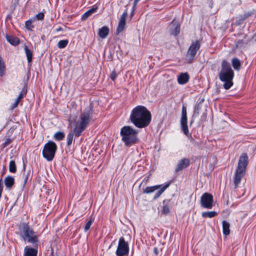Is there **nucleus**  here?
Masks as SVG:
<instances>
[{"instance_id": "32", "label": "nucleus", "mask_w": 256, "mask_h": 256, "mask_svg": "<svg viewBox=\"0 0 256 256\" xmlns=\"http://www.w3.org/2000/svg\"><path fill=\"white\" fill-rule=\"evenodd\" d=\"M64 134L62 132H57L54 135V138L57 140H61L64 138Z\"/></svg>"}, {"instance_id": "7", "label": "nucleus", "mask_w": 256, "mask_h": 256, "mask_svg": "<svg viewBox=\"0 0 256 256\" xmlns=\"http://www.w3.org/2000/svg\"><path fill=\"white\" fill-rule=\"evenodd\" d=\"M57 150L56 144L52 141L46 144L42 150V156L48 161H52Z\"/></svg>"}, {"instance_id": "12", "label": "nucleus", "mask_w": 256, "mask_h": 256, "mask_svg": "<svg viewBox=\"0 0 256 256\" xmlns=\"http://www.w3.org/2000/svg\"><path fill=\"white\" fill-rule=\"evenodd\" d=\"M170 33L174 36H177L180 31V26L178 23L174 20L170 25Z\"/></svg>"}, {"instance_id": "31", "label": "nucleus", "mask_w": 256, "mask_h": 256, "mask_svg": "<svg viewBox=\"0 0 256 256\" xmlns=\"http://www.w3.org/2000/svg\"><path fill=\"white\" fill-rule=\"evenodd\" d=\"M94 222V218L90 216L88 220H87L86 225L84 226V231L86 232L90 228L91 225Z\"/></svg>"}, {"instance_id": "30", "label": "nucleus", "mask_w": 256, "mask_h": 256, "mask_svg": "<svg viewBox=\"0 0 256 256\" xmlns=\"http://www.w3.org/2000/svg\"><path fill=\"white\" fill-rule=\"evenodd\" d=\"M30 176V170H28L26 172H24V174H23V176H22V179H23V180H24L23 186H24L26 184Z\"/></svg>"}, {"instance_id": "17", "label": "nucleus", "mask_w": 256, "mask_h": 256, "mask_svg": "<svg viewBox=\"0 0 256 256\" xmlns=\"http://www.w3.org/2000/svg\"><path fill=\"white\" fill-rule=\"evenodd\" d=\"M38 250L34 248L26 246L24 250V256H37Z\"/></svg>"}, {"instance_id": "28", "label": "nucleus", "mask_w": 256, "mask_h": 256, "mask_svg": "<svg viewBox=\"0 0 256 256\" xmlns=\"http://www.w3.org/2000/svg\"><path fill=\"white\" fill-rule=\"evenodd\" d=\"M9 170L10 172L15 173L16 171V166L14 160H10L9 164Z\"/></svg>"}, {"instance_id": "1", "label": "nucleus", "mask_w": 256, "mask_h": 256, "mask_svg": "<svg viewBox=\"0 0 256 256\" xmlns=\"http://www.w3.org/2000/svg\"><path fill=\"white\" fill-rule=\"evenodd\" d=\"M130 119L136 127L144 128L150 124L152 115L145 106H138L132 110Z\"/></svg>"}, {"instance_id": "34", "label": "nucleus", "mask_w": 256, "mask_h": 256, "mask_svg": "<svg viewBox=\"0 0 256 256\" xmlns=\"http://www.w3.org/2000/svg\"><path fill=\"white\" fill-rule=\"evenodd\" d=\"M25 26L27 30H32V28H34V26L32 24V20H30L26 21Z\"/></svg>"}, {"instance_id": "21", "label": "nucleus", "mask_w": 256, "mask_h": 256, "mask_svg": "<svg viewBox=\"0 0 256 256\" xmlns=\"http://www.w3.org/2000/svg\"><path fill=\"white\" fill-rule=\"evenodd\" d=\"M170 184H166L164 186L161 188L155 194L154 199L156 200L162 194V193L169 186Z\"/></svg>"}, {"instance_id": "14", "label": "nucleus", "mask_w": 256, "mask_h": 256, "mask_svg": "<svg viewBox=\"0 0 256 256\" xmlns=\"http://www.w3.org/2000/svg\"><path fill=\"white\" fill-rule=\"evenodd\" d=\"M14 184V178L10 176H8L4 178V184L6 187V189L10 190Z\"/></svg>"}, {"instance_id": "2", "label": "nucleus", "mask_w": 256, "mask_h": 256, "mask_svg": "<svg viewBox=\"0 0 256 256\" xmlns=\"http://www.w3.org/2000/svg\"><path fill=\"white\" fill-rule=\"evenodd\" d=\"M218 76L220 80L224 82L223 86L224 89L228 90L233 86L234 72L230 63L226 60L222 62V69Z\"/></svg>"}, {"instance_id": "19", "label": "nucleus", "mask_w": 256, "mask_h": 256, "mask_svg": "<svg viewBox=\"0 0 256 256\" xmlns=\"http://www.w3.org/2000/svg\"><path fill=\"white\" fill-rule=\"evenodd\" d=\"M98 9L97 7L92 8L90 10L86 11L84 14L82 16V20H86L92 14L95 12Z\"/></svg>"}, {"instance_id": "9", "label": "nucleus", "mask_w": 256, "mask_h": 256, "mask_svg": "<svg viewBox=\"0 0 256 256\" xmlns=\"http://www.w3.org/2000/svg\"><path fill=\"white\" fill-rule=\"evenodd\" d=\"M200 44L199 41L196 40L192 42L186 54V57L189 63L192 62V60L196 58V52L200 49Z\"/></svg>"}, {"instance_id": "13", "label": "nucleus", "mask_w": 256, "mask_h": 256, "mask_svg": "<svg viewBox=\"0 0 256 256\" xmlns=\"http://www.w3.org/2000/svg\"><path fill=\"white\" fill-rule=\"evenodd\" d=\"M190 164V160L186 158H184L181 160L180 162L178 163L177 166L176 168V172H178L180 170H181L188 166Z\"/></svg>"}, {"instance_id": "3", "label": "nucleus", "mask_w": 256, "mask_h": 256, "mask_svg": "<svg viewBox=\"0 0 256 256\" xmlns=\"http://www.w3.org/2000/svg\"><path fill=\"white\" fill-rule=\"evenodd\" d=\"M92 119V112L90 108H86L82 112L76 122L74 128L75 136L79 137L83 131L89 125L90 122Z\"/></svg>"}, {"instance_id": "38", "label": "nucleus", "mask_w": 256, "mask_h": 256, "mask_svg": "<svg viewBox=\"0 0 256 256\" xmlns=\"http://www.w3.org/2000/svg\"><path fill=\"white\" fill-rule=\"evenodd\" d=\"M44 14L43 12H40L36 16V18L38 20H42L44 18Z\"/></svg>"}, {"instance_id": "39", "label": "nucleus", "mask_w": 256, "mask_h": 256, "mask_svg": "<svg viewBox=\"0 0 256 256\" xmlns=\"http://www.w3.org/2000/svg\"><path fill=\"white\" fill-rule=\"evenodd\" d=\"M110 78L111 80L113 81H114L117 78V74L115 70H114L110 74Z\"/></svg>"}, {"instance_id": "16", "label": "nucleus", "mask_w": 256, "mask_h": 256, "mask_svg": "<svg viewBox=\"0 0 256 256\" xmlns=\"http://www.w3.org/2000/svg\"><path fill=\"white\" fill-rule=\"evenodd\" d=\"M110 30L107 26H104L98 30V34L102 39L106 38L109 34Z\"/></svg>"}, {"instance_id": "42", "label": "nucleus", "mask_w": 256, "mask_h": 256, "mask_svg": "<svg viewBox=\"0 0 256 256\" xmlns=\"http://www.w3.org/2000/svg\"><path fill=\"white\" fill-rule=\"evenodd\" d=\"M12 140L10 138L6 139L4 142L2 144L4 148H5L8 146L10 144Z\"/></svg>"}, {"instance_id": "22", "label": "nucleus", "mask_w": 256, "mask_h": 256, "mask_svg": "<svg viewBox=\"0 0 256 256\" xmlns=\"http://www.w3.org/2000/svg\"><path fill=\"white\" fill-rule=\"evenodd\" d=\"M126 21L120 20L116 28L117 34H119L122 32L125 28Z\"/></svg>"}, {"instance_id": "47", "label": "nucleus", "mask_w": 256, "mask_h": 256, "mask_svg": "<svg viewBox=\"0 0 256 256\" xmlns=\"http://www.w3.org/2000/svg\"><path fill=\"white\" fill-rule=\"evenodd\" d=\"M166 202V200L164 201V203H165Z\"/></svg>"}, {"instance_id": "15", "label": "nucleus", "mask_w": 256, "mask_h": 256, "mask_svg": "<svg viewBox=\"0 0 256 256\" xmlns=\"http://www.w3.org/2000/svg\"><path fill=\"white\" fill-rule=\"evenodd\" d=\"M189 78L188 73H181L178 77V82L179 84H184L188 82Z\"/></svg>"}, {"instance_id": "18", "label": "nucleus", "mask_w": 256, "mask_h": 256, "mask_svg": "<svg viewBox=\"0 0 256 256\" xmlns=\"http://www.w3.org/2000/svg\"><path fill=\"white\" fill-rule=\"evenodd\" d=\"M222 224L223 234L225 236H228L230 232V223L226 220H223Z\"/></svg>"}, {"instance_id": "23", "label": "nucleus", "mask_w": 256, "mask_h": 256, "mask_svg": "<svg viewBox=\"0 0 256 256\" xmlns=\"http://www.w3.org/2000/svg\"><path fill=\"white\" fill-rule=\"evenodd\" d=\"M160 186H147L144 190V193L150 194L159 188Z\"/></svg>"}, {"instance_id": "6", "label": "nucleus", "mask_w": 256, "mask_h": 256, "mask_svg": "<svg viewBox=\"0 0 256 256\" xmlns=\"http://www.w3.org/2000/svg\"><path fill=\"white\" fill-rule=\"evenodd\" d=\"M19 230L20 236L23 240L27 241L29 243L37 244L38 241V236L28 224H22L19 226Z\"/></svg>"}, {"instance_id": "33", "label": "nucleus", "mask_w": 256, "mask_h": 256, "mask_svg": "<svg viewBox=\"0 0 256 256\" xmlns=\"http://www.w3.org/2000/svg\"><path fill=\"white\" fill-rule=\"evenodd\" d=\"M5 68L4 62L0 56V76H2L4 74V70Z\"/></svg>"}, {"instance_id": "4", "label": "nucleus", "mask_w": 256, "mask_h": 256, "mask_svg": "<svg viewBox=\"0 0 256 256\" xmlns=\"http://www.w3.org/2000/svg\"><path fill=\"white\" fill-rule=\"evenodd\" d=\"M138 130L130 126H123L120 132L122 140L126 146H131L132 145L139 142L138 136Z\"/></svg>"}, {"instance_id": "26", "label": "nucleus", "mask_w": 256, "mask_h": 256, "mask_svg": "<svg viewBox=\"0 0 256 256\" xmlns=\"http://www.w3.org/2000/svg\"><path fill=\"white\" fill-rule=\"evenodd\" d=\"M218 214V213L216 212L210 211V212H203L202 213V216L203 218H212L214 217Z\"/></svg>"}, {"instance_id": "37", "label": "nucleus", "mask_w": 256, "mask_h": 256, "mask_svg": "<svg viewBox=\"0 0 256 256\" xmlns=\"http://www.w3.org/2000/svg\"><path fill=\"white\" fill-rule=\"evenodd\" d=\"M200 108H200V104H198L195 106L194 110V115L198 116L199 114V111H200Z\"/></svg>"}, {"instance_id": "25", "label": "nucleus", "mask_w": 256, "mask_h": 256, "mask_svg": "<svg viewBox=\"0 0 256 256\" xmlns=\"http://www.w3.org/2000/svg\"><path fill=\"white\" fill-rule=\"evenodd\" d=\"M232 66L236 70H239L240 67V60L237 58H234L232 60Z\"/></svg>"}, {"instance_id": "46", "label": "nucleus", "mask_w": 256, "mask_h": 256, "mask_svg": "<svg viewBox=\"0 0 256 256\" xmlns=\"http://www.w3.org/2000/svg\"><path fill=\"white\" fill-rule=\"evenodd\" d=\"M203 115H204V118L205 119L206 118V116L204 114H203Z\"/></svg>"}, {"instance_id": "5", "label": "nucleus", "mask_w": 256, "mask_h": 256, "mask_svg": "<svg viewBox=\"0 0 256 256\" xmlns=\"http://www.w3.org/2000/svg\"><path fill=\"white\" fill-rule=\"evenodd\" d=\"M248 158L246 154H242L239 158L237 168L234 176V184L235 188L238 187L242 178L246 174V168L248 164Z\"/></svg>"}, {"instance_id": "45", "label": "nucleus", "mask_w": 256, "mask_h": 256, "mask_svg": "<svg viewBox=\"0 0 256 256\" xmlns=\"http://www.w3.org/2000/svg\"><path fill=\"white\" fill-rule=\"evenodd\" d=\"M63 30H62V28H61V27H59L58 28H56V32H60V31H62Z\"/></svg>"}, {"instance_id": "24", "label": "nucleus", "mask_w": 256, "mask_h": 256, "mask_svg": "<svg viewBox=\"0 0 256 256\" xmlns=\"http://www.w3.org/2000/svg\"><path fill=\"white\" fill-rule=\"evenodd\" d=\"M24 50L27 57V60L28 62H30L32 58V51L28 49L26 46H24Z\"/></svg>"}, {"instance_id": "11", "label": "nucleus", "mask_w": 256, "mask_h": 256, "mask_svg": "<svg viewBox=\"0 0 256 256\" xmlns=\"http://www.w3.org/2000/svg\"><path fill=\"white\" fill-rule=\"evenodd\" d=\"M180 124L182 130L186 136H188V129L187 125L186 109L185 106H183L182 108Z\"/></svg>"}, {"instance_id": "20", "label": "nucleus", "mask_w": 256, "mask_h": 256, "mask_svg": "<svg viewBox=\"0 0 256 256\" xmlns=\"http://www.w3.org/2000/svg\"><path fill=\"white\" fill-rule=\"evenodd\" d=\"M6 38L7 40L12 45L16 46L19 44V40L16 37L6 35Z\"/></svg>"}, {"instance_id": "35", "label": "nucleus", "mask_w": 256, "mask_h": 256, "mask_svg": "<svg viewBox=\"0 0 256 256\" xmlns=\"http://www.w3.org/2000/svg\"><path fill=\"white\" fill-rule=\"evenodd\" d=\"M27 90L25 89L24 88L22 91L20 92V94H19L18 97L17 98V100L19 101H20L26 94Z\"/></svg>"}, {"instance_id": "43", "label": "nucleus", "mask_w": 256, "mask_h": 256, "mask_svg": "<svg viewBox=\"0 0 256 256\" xmlns=\"http://www.w3.org/2000/svg\"><path fill=\"white\" fill-rule=\"evenodd\" d=\"M140 0H134V4H133V7H132V8H133V10H135V8L137 4L138 3V2L140 1Z\"/></svg>"}, {"instance_id": "8", "label": "nucleus", "mask_w": 256, "mask_h": 256, "mask_svg": "<svg viewBox=\"0 0 256 256\" xmlns=\"http://www.w3.org/2000/svg\"><path fill=\"white\" fill-rule=\"evenodd\" d=\"M129 246L124 237H121L118 242L116 254L117 256H124L128 254Z\"/></svg>"}, {"instance_id": "44", "label": "nucleus", "mask_w": 256, "mask_h": 256, "mask_svg": "<svg viewBox=\"0 0 256 256\" xmlns=\"http://www.w3.org/2000/svg\"><path fill=\"white\" fill-rule=\"evenodd\" d=\"M154 252L156 255L158 254V250L157 248H154Z\"/></svg>"}, {"instance_id": "40", "label": "nucleus", "mask_w": 256, "mask_h": 256, "mask_svg": "<svg viewBox=\"0 0 256 256\" xmlns=\"http://www.w3.org/2000/svg\"><path fill=\"white\" fill-rule=\"evenodd\" d=\"M20 102V101H19L17 99H16L15 102H14V103L11 106V110H13V109L16 108L18 106Z\"/></svg>"}, {"instance_id": "10", "label": "nucleus", "mask_w": 256, "mask_h": 256, "mask_svg": "<svg viewBox=\"0 0 256 256\" xmlns=\"http://www.w3.org/2000/svg\"><path fill=\"white\" fill-rule=\"evenodd\" d=\"M213 196L208 192L204 193L200 198L201 206L204 208L211 209L214 206Z\"/></svg>"}, {"instance_id": "27", "label": "nucleus", "mask_w": 256, "mask_h": 256, "mask_svg": "<svg viewBox=\"0 0 256 256\" xmlns=\"http://www.w3.org/2000/svg\"><path fill=\"white\" fill-rule=\"evenodd\" d=\"M74 135L75 136V133L74 132V129L73 131L69 132V134H68V136H67L66 143H67V145L68 146H70V145L72 144Z\"/></svg>"}, {"instance_id": "29", "label": "nucleus", "mask_w": 256, "mask_h": 256, "mask_svg": "<svg viewBox=\"0 0 256 256\" xmlns=\"http://www.w3.org/2000/svg\"><path fill=\"white\" fill-rule=\"evenodd\" d=\"M68 43V40H60L58 43V47L59 48H64L66 46Z\"/></svg>"}, {"instance_id": "41", "label": "nucleus", "mask_w": 256, "mask_h": 256, "mask_svg": "<svg viewBox=\"0 0 256 256\" xmlns=\"http://www.w3.org/2000/svg\"><path fill=\"white\" fill-rule=\"evenodd\" d=\"M127 16H128V12H127L126 10L122 14L121 16L120 20L126 21V18Z\"/></svg>"}, {"instance_id": "36", "label": "nucleus", "mask_w": 256, "mask_h": 256, "mask_svg": "<svg viewBox=\"0 0 256 256\" xmlns=\"http://www.w3.org/2000/svg\"><path fill=\"white\" fill-rule=\"evenodd\" d=\"M170 212V206L168 204H165L162 208V212L164 214H168Z\"/></svg>"}]
</instances>
